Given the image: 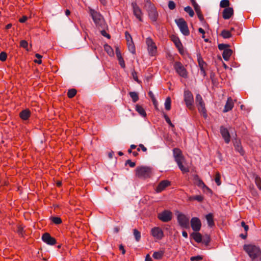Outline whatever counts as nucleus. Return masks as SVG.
<instances>
[{
    "label": "nucleus",
    "instance_id": "obj_1",
    "mask_svg": "<svg viewBox=\"0 0 261 261\" xmlns=\"http://www.w3.org/2000/svg\"><path fill=\"white\" fill-rule=\"evenodd\" d=\"M243 249L252 261H261V249L258 246L253 244H245Z\"/></svg>",
    "mask_w": 261,
    "mask_h": 261
},
{
    "label": "nucleus",
    "instance_id": "obj_2",
    "mask_svg": "<svg viewBox=\"0 0 261 261\" xmlns=\"http://www.w3.org/2000/svg\"><path fill=\"white\" fill-rule=\"evenodd\" d=\"M136 176L140 178H147L151 175V169L147 167L140 166L136 168L135 170Z\"/></svg>",
    "mask_w": 261,
    "mask_h": 261
},
{
    "label": "nucleus",
    "instance_id": "obj_3",
    "mask_svg": "<svg viewBox=\"0 0 261 261\" xmlns=\"http://www.w3.org/2000/svg\"><path fill=\"white\" fill-rule=\"evenodd\" d=\"M196 103L199 112L201 113L205 118H206L207 112L205 107V103L201 96L199 94H197L196 95Z\"/></svg>",
    "mask_w": 261,
    "mask_h": 261
},
{
    "label": "nucleus",
    "instance_id": "obj_4",
    "mask_svg": "<svg viewBox=\"0 0 261 261\" xmlns=\"http://www.w3.org/2000/svg\"><path fill=\"white\" fill-rule=\"evenodd\" d=\"M189 217L180 212H177V220L179 226L182 228H189Z\"/></svg>",
    "mask_w": 261,
    "mask_h": 261
},
{
    "label": "nucleus",
    "instance_id": "obj_5",
    "mask_svg": "<svg viewBox=\"0 0 261 261\" xmlns=\"http://www.w3.org/2000/svg\"><path fill=\"white\" fill-rule=\"evenodd\" d=\"M173 67L176 73L180 76L185 79L188 77V72L181 62L178 61L175 62L174 64Z\"/></svg>",
    "mask_w": 261,
    "mask_h": 261
},
{
    "label": "nucleus",
    "instance_id": "obj_6",
    "mask_svg": "<svg viewBox=\"0 0 261 261\" xmlns=\"http://www.w3.org/2000/svg\"><path fill=\"white\" fill-rule=\"evenodd\" d=\"M175 22L184 35L188 36L190 35V31L187 23L184 18H180L178 19H176Z\"/></svg>",
    "mask_w": 261,
    "mask_h": 261
},
{
    "label": "nucleus",
    "instance_id": "obj_7",
    "mask_svg": "<svg viewBox=\"0 0 261 261\" xmlns=\"http://www.w3.org/2000/svg\"><path fill=\"white\" fill-rule=\"evenodd\" d=\"M184 101L186 103V106L190 110H193L194 106V98L193 95L191 91L189 90H185L184 92Z\"/></svg>",
    "mask_w": 261,
    "mask_h": 261
},
{
    "label": "nucleus",
    "instance_id": "obj_8",
    "mask_svg": "<svg viewBox=\"0 0 261 261\" xmlns=\"http://www.w3.org/2000/svg\"><path fill=\"white\" fill-rule=\"evenodd\" d=\"M131 6L133 9V14L136 18L140 21H143V12L141 8L138 5L136 2H133L131 3Z\"/></svg>",
    "mask_w": 261,
    "mask_h": 261
},
{
    "label": "nucleus",
    "instance_id": "obj_9",
    "mask_svg": "<svg viewBox=\"0 0 261 261\" xmlns=\"http://www.w3.org/2000/svg\"><path fill=\"white\" fill-rule=\"evenodd\" d=\"M146 43L147 46V50L149 54L151 56H155L157 52V47L152 39L150 37L147 38L146 39Z\"/></svg>",
    "mask_w": 261,
    "mask_h": 261
},
{
    "label": "nucleus",
    "instance_id": "obj_10",
    "mask_svg": "<svg viewBox=\"0 0 261 261\" xmlns=\"http://www.w3.org/2000/svg\"><path fill=\"white\" fill-rule=\"evenodd\" d=\"M159 220L164 222H168L172 219V213L170 211L165 210L158 215Z\"/></svg>",
    "mask_w": 261,
    "mask_h": 261
},
{
    "label": "nucleus",
    "instance_id": "obj_11",
    "mask_svg": "<svg viewBox=\"0 0 261 261\" xmlns=\"http://www.w3.org/2000/svg\"><path fill=\"white\" fill-rule=\"evenodd\" d=\"M125 37L127 42V45L129 50L132 54H135L136 53L135 46L134 45L132 36L127 31L125 32Z\"/></svg>",
    "mask_w": 261,
    "mask_h": 261
},
{
    "label": "nucleus",
    "instance_id": "obj_12",
    "mask_svg": "<svg viewBox=\"0 0 261 261\" xmlns=\"http://www.w3.org/2000/svg\"><path fill=\"white\" fill-rule=\"evenodd\" d=\"M89 13L94 23L96 25L99 24L102 18L101 14L91 8L89 9Z\"/></svg>",
    "mask_w": 261,
    "mask_h": 261
},
{
    "label": "nucleus",
    "instance_id": "obj_13",
    "mask_svg": "<svg viewBox=\"0 0 261 261\" xmlns=\"http://www.w3.org/2000/svg\"><path fill=\"white\" fill-rule=\"evenodd\" d=\"M151 235L157 240H161L164 237V232L159 227H154L151 230Z\"/></svg>",
    "mask_w": 261,
    "mask_h": 261
},
{
    "label": "nucleus",
    "instance_id": "obj_14",
    "mask_svg": "<svg viewBox=\"0 0 261 261\" xmlns=\"http://www.w3.org/2000/svg\"><path fill=\"white\" fill-rule=\"evenodd\" d=\"M42 241L48 245H54L57 243L55 238L52 237L49 233L46 232L42 236Z\"/></svg>",
    "mask_w": 261,
    "mask_h": 261
},
{
    "label": "nucleus",
    "instance_id": "obj_15",
    "mask_svg": "<svg viewBox=\"0 0 261 261\" xmlns=\"http://www.w3.org/2000/svg\"><path fill=\"white\" fill-rule=\"evenodd\" d=\"M220 131L225 142L228 144L230 141V135L228 129L224 126H221Z\"/></svg>",
    "mask_w": 261,
    "mask_h": 261
},
{
    "label": "nucleus",
    "instance_id": "obj_16",
    "mask_svg": "<svg viewBox=\"0 0 261 261\" xmlns=\"http://www.w3.org/2000/svg\"><path fill=\"white\" fill-rule=\"evenodd\" d=\"M191 226L195 231L200 230L201 226V221L197 217H193L191 220Z\"/></svg>",
    "mask_w": 261,
    "mask_h": 261
},
{
    "label": "nucleus",
    "instance_id": "obj_17",
    "mask_svg": "<svg viewBox=\"0 0 261 261\" xmlns=\"http://www.w3.org/2000/svg\"><path fill=\"white\" fill-rule=\"evenodd\" d=\"M171 40L178 49L179 53L183 54L184 52V47L179 38L176 36L172 35L171 36Z\"/></svg>",
    "mask_w": 261,
    "mask_h": 261
},
{
    "label": "nucleus",
    "instance_id": "obj_18",
    "mask_svg": "<svg viewBox=\"0 0 261 261\" xmlns=\"http://www.w3.org/2000/svg\"><path fill=\"white\" fill-rule=\"evenodd\" d=\"M197 61L198 63L199 67L200 69L201 74L203 75V76H205L206 75V72L205 69L206 67L207 64L203 61L202 58L199 55L197 56Z\"/></svg>",
    "mask_w": 261,
    "mask_h": 261
},
{
    "label": "nucleus",
    "instance_id": "obj_19",
    "mask_svg": "<svg viewBox=\"0 0 261 261\" xmlns=\"http://www.w3.org/2000/svg\"><path fill=\"white\" fill-rule=\"evenodd\" d=\"M171 185V182L168 180L161 181L156 187L155 191L158 193L161 192L164 190L166 188Z\"/></svg>",
    "mask_w": 261,
    "mask_h": 261
},
{
    "label": "nucleus",
    "instance_id": "obj_20",
    "mask_svg": "<svg viewBox=\"0 0 261 261\" xmlns=\"http://www.w3.org/2000/svg\"><path fill=\"white\" fill-rule=\"evenodd\" d=\"M233 143L236 151H238L240 155H244L245 154V151L242 146L240 140L235 139L233 141Z\"/></svg>",
    "mask_w": 261,
    "mask_h": 261
},
{
    "label": "nucleus",
    "instance_id": "obj_21",
    "mask_svg": "<svg viewBox=\"0 0 261 261\" xmlns=\"http://www.w3.org/2000/svg\"><path fill=\"white\" fill-rule=\"evenodd\" d=\"M173 156L176 162L180 161H185L184 156L182 155L181 150L179 148H174L173 150Z\"/></svg>",
    "mask_w": 261,
    "mask_h": 261
},
{
    "label": "nucleus",
    "instance_id": "obj_22",
    "mask_svg": "<svg viewBox=\"0 0 261 261\" xmlns=\"http://www.w3.org/2000/svg\"><path fill=\"white\" fill-rule=\"evenodd\" d=\"M148 15L152 21L155 22L157 20L158 13L154 6H151L150 10L148 11Z\"/></svg>",
    "mask_w": 261,
    "mask_h": 261
},
{
    "label": "nucleus",
    "instance_id": "obj_23",
    "mask_svg": "<svg viewBox=\"0 0 261 261\" xmlns=\"http://www.w3.org/2000/svg\"><path fill=\"white\" fill-rule=\"evenodd\" d=\"M233 14L232 8L228 7L225 8L222 13V16L224 19H229Z\"/></svg>",
    "mask_w": 261,
    "mask_h": 261
},
{
    "label": "nucleus",
    "instance_id": "obj_24",
    "mask_svg": "<svg viewBox=\"0 0 261 261\" xmlns=\"http://www.w3.org/2000/svg\"><path fill=\"white\" fill-rule=\"evenodd\" d=\"M234 106V102L231 97H229L227 98V101L225 105L224 109L223 111L224 113L227 112L232 109Z\"/></svg>",
    "mask_w": 261,
    "mask_h": 261
},
{
    "label": "nucleus",
    "instance_id": "obj_25",
    "mask_svg": "<svg viewBox=\"0 0 261 261\" xmlns=\"http://www.w3.org/2000/svg\"><path fill=\"white\" fill-rule=\"evenodd\" d=\"M31 116V112L29 109L22 110L19 113L20 118L23 120H27Z\"/></svg>",
    "mask_w": 261,
    "mask_h": 261
},
{
    "label": "nucleus",
    "instance_id": "obj_26",
    "mask_svg": "<svg viewBox=\"0 0 261 261\" xmlns=\"http://www.w3.org/2000/svg\"><path fill=\"white\" fill-rule=\"evenodd\" d=\"M135 110L142 117L144 118L146 117V113L142 106L139 105H136Z\"/></svg>",
    "mask_w": 261,
    "mask_h": 261
},
{
    "label": "nucleus",
    "instance_id": "obj_27",
    "mask_svg": "<svg viewBox=\"0 0 261 261\" xmlns=\"http://www.w3.org/2000/svg\"><path fill=\"white\" fill-rule=\"evenodd\" d=\"M184 161H180L179 162H176V163L182 173H185L189 172V169L188 167L183 165Z\"/></svg>",
    "mask_w": 261,
    "mask_h": 261
},
{
    "label": "nucleus",
    "instance_id": "obj_28",
    "mask_svg": "<svg viewBox=\"0 0 261 261\" xmlns=\"http://www.w3.org/2000/svg\"><path fill=\"white\" fill-rule=\"evenodd\" d=\"M232 54V50L231 49H224L222 54V57L225 61H228Z\"/></svg>",
    "mask_w": 261,
    "mask_h": 261
},
{
    "label": "nucleus",
    "instance_id": "obj_29",
    "mask_svg": "<svg viewBox=\"0 0 261 261\" xmlns=\"http://www.w3.org/2000/svg\"><path fill=\"white\" fill-rule=\"evenodd\" d=\"M205 218L207 220L208 225L210 227H212L215 225V223L214 221V217L212 213H210L206 215Z\"/></svg>",
    "mask_w": 261,
    "mask_h": 261
},
{
    "label": "nucleus",
    "instance_id": "obj_30",
    "mask_svg": "<svg viewBox=\"0 0 261 261\" xmlns=\"http://www.w3.org/2000/svg\"><path fill=\"white\" fill-rule=\"evenodd\" d=\"M194 10L197 15V16L199 18V19L200 20V21L201 22H205V20H204V17L202 14V12H201V9H200V7L199 6L196 7V8H194Z\"/></svg>",
    "mask_w": 261,
    "mask_h": 261
},
{
    "label": "nucleus",
    "instance_id": "obj_31",
    "mask_svg": "<svg viewBox=\"0 0 261 261\" xmlns=\"http://www.w3.org/2000/svg\"><path fill=\"white\" fill-rule=\"evenodd\" d=\"M204 199V197L202 195L191 196L188 197V200L190 201L196 200L198 202H202Z\"/></svg>",
    "mask_w": 261,
    "mask_h": 261
},
{
    "label": "nucleus",
    "instance_id": "obj_32",
    "mask_svg": "<svg viewBox=\"0 0 261 261\" xmlns=\"http://www.w3.org/2000/svg\"><path fill=\"white\" fill-rule=\"evenodd\" d=\"M191 236L196 242L200 243L202 242V237L199 232H193Z\"/></svg>",
    "mask_w": 261,
    "mask_h": 261
},
{
    "label": "nucleus",
    "instance_id": "obj_33",
    "mask_svg": "<svg viewBox=\"0 0 261 261\" xmlns=\"http://www.w3.org/2000/svg\"><path fill=\"white\" fill-rule=\"evenodd\" d=\"M221 35L222 36L223 38L228 39L230 38L232 36V34L230 31L226 30H223L221 32Z\"/></svg>",
    "mask_w": 261,
    "mask_h": 261
},
{
    "label": "nucleus",
    "instance_id": "obj_34",
    "mask_svg": "<svg viewBox=\"0 0 261 261\" xmlns=\"http://www.w3.org/2000/svg\"><path fill=\"white\" fill-rule=\"evenodd\" d=\"M105 50L108 53L110 56H113L114 55L113 48L108 44L104 45Z\"/></svg>",
    "mask_w": 261,
    "mask_h": 261
},
{
    "label": "nucleus",
    "instance_id": "obj_35",
    "mask_svg": "<svg viewBox=\"0 0 261 261\" xmlns=\"http://www.w3.org/2000/svg\"><path fill=\"white\" fill-rule=\"evenodd\" d=\"M164 251H160L154 252L152 255L153 257L156 259H162L164 255Z\"/></svg>",
    "mask_w": 261,
    "mask_h": 261
},
{
    "label": "nucleus",
    "instance_id": "obj_36",
    "mask_svg": "<svg viewBox=\"0 0 261 261\" xmlns=\"http://www.w3.org/2000/svg\"><path fill=\"white\" fill-rule=\"evenodd\" d=\"M129 94L134 102H137L139 100L138 94L136 92H130Z\"/></svg>",
    "mask_w": 261,
    "mask_h": 261
},
{
    "label": "nucleus",
    "instance_id": "obj_37",
    "mask_svg": "<svg viewBox=\"0 0 261 261\" xmlns=\"http://www.w3.org/2000/svg\"><path fill=\"white\" fill-rule=\"evenodd\" d=\"M197 185L200 187V188H201L202 189H206V190H207L208 191H211V189L208 188L205 184L203 182V181L200 179H198V181H197Z\"/></svg>",
    "mask_w": 261,
    "mask_h": 261
},
{
    "label": "nucleus",
    "instance_id": "obj_38",
    "mask_svg": "<svg viewBox=\"0 0 261 261\" xmlns=\"http://www.w3.org/2000/svg\"><path fill=\"white\" fill-rule=\"evenodd\" d=\"M171 100L170 97H168L165 100V107L166 110L169 111L171 109Z\"/></svg>",
    "mask_w": 261,
    "mask_h": 261
},
{
    "label": "nucleus",
    "instance_id": "obj_39",
    "mask_svg": "<svg viewBox=\"0 0 261 261\" xmlns=\"http://www.w3.org/2000/svg\"><path fill=\"white\" fill-rule=\"evenodd\" d=\"M76 90L75 89H71L68 91L67 96L69 98H73L76 94Z\"/></svg>",
    "mask_w": 261,
    "mask_h": 261
},
{
    "label": "nucleus",
    "instance_id": "obj_40",
    "mask_svg": "<svg viewBox=\"0 0 261 261\" xmlns=\"http://www.w3.org/2000/svg\"><path fill=\"white\" fill-rule=\"evenodd\" d=\"M50 220L55 224H60L62 222V219L59 217H52Z\"/></svg>",
    "mask_w": 261,
    "mask_h": 261
},
{
    "label": "nucleus",
    "instance_id": "obj_41",
    "mask_svg": "<svg viewBox=\"0 0 261 261\" xmlns=\"http://www.w3.org/2000/svg\"><path fill=\"white\" fill-rule=\"evenodd\" d=\"M230 5L229 1L228 0H222L220 4V6L221 8H228Z\"/></svg>",
    "mask_w": 261,
    "mask_h": 261
},
{
    "label": "nucleus",
    "instance_id": "obj_42",
    "mask_svg": "<svg viewBox=\"0 0 261 261\" xmlns=\"http://www.w3.org/2000/svg\"><path fill=\"white\" fill-rule=\"evenodd\" d=\"M184 10L189 14V16L191 17H193L194 15V12L191 7L190 6L186 7L184 8Z\"/></svg>",
    "mask_w": 261,
    "mask_h": 261
},
{
    "label": "nucleus",
    "instance_id": "obj_43",
    "mask_svg": "<svg viewBox=\"0 0 261 261\" xmlns=\"http://www.w3.org/2000/svg\"><path fill=\"white\" fill-rule=\"evenodd\" d=\"M211 241V238L208 235H205L203 236V239H202V242L205 245H208L210 242Z\"/></svg>",
    "mask_w": 261,
    "mask_h": 261
},
{
    "label": "nucleus",
    "instance_id": "obj_44",
    "mask_svg": "<svg viewBox=\"0 0 261 261\" xmlns=\"http://www.w3.org/2000/svg\"><path fill=\"white\" fill-rule=\"evenodd\" d=\"M134 235L135 236L136 240L138 242L140 241L141 239V233L140 231H139L137 229H134Z\"/></svg>",
    "mask_w": 261,
    "mask_h": 261
},
{
    "label": "nucleus",
    "instance_id": "obj_45",
    "mask_svg": "<svg viewBox=\"0 0 261 261\" xmlns=\"http://www.w3.org/2000/svg\"><path fill=\"white\" fill-rule=\"evenodd\" d=\"M220 178V174L217 172L215 174V181L218 186H220L221 184Z\"/></svg>",
    "mask_w": 261,
    "mask_h": 261
},
{
    "label": "nucleus",
    "instance_id": "obj_46",
    "mask_svg": "<svg viewBox=\"0 0 261 261\" xmlns=\"http://www.w3.org/2000/svg\"><path fill=\"white\" fill-rule=\"evenodd\" d=\"M163 115H164V117L166 120V121L167 122V123L171 126L172 127V128H174V125L172 124V123L171 122L170 118H169V117L164 113L163 112Z\"/></svg>",
    "mask_w": 261,
    "mask_h": 261
},
{
    "label": "nucleus",
    "instance_id": "obj_47",
    "mask_svg": "<svg viewBox=\"0 0 261 261\" xmlns=\"http://www.w3.org/2000/svg\"><path fill=\"white\" fill-rule=\"evenodd\" d=\"M148 95L151 99L153 105H156L157 104V101L155 99V96L154 95L153 93L151 91H149L148 92Z\"/></svg>",
    "mask_w": 261,
    "mask_h": 261
},
{
    "label": "nucleus",
    "instance_id": "obj_48",
    "mask_svg": "<svg viewBox=\"0 0 261 261\" xmlns=\"http://www.w3.org/2000/svg\"><path fill=\"white\" fill-rule=\"evenodd\" d=\"M255 182L257 188L261 190V179L258 176H256L255 178Z\"/></svg>",
    "mask_w": 261,
    "mask_h": 261
},
{
    "label": "nucleus",
    "instance_id": "obj_49",
    "mask_svg": "<svg viewBox=\"0 0 261 261\" xmlns=\"http://www.w3.org/2000/svg\"><path fill=\"white\" fill-rule=\"evenodd\" d=\"M7 58V54L6 52L2 51L0 53V60L2 62H4Z\"/></svg>",
    "mask_w": 261,
    "mask_h": 261
},
{
    "label": "nucleus",
    "instance_id": "obj_50",
    "mask_svg": "<svg viewBox=\"0 0 261 261\" xmlns=\"http://www.w3.org/2000/svg\"><path fill=\"white\" fill-rule=\"evenodd\" d=\"M229 47V45L227 44H219L218 45V48L219 49L221 50H224V49H227L228 47Z\"/></svg>",
    "mask_w": 261,
    "mask_h": 261
},
{
    "label": "nucleus",
    "instance_id": "obj_51",
    "mask_svg": "<svg viewBox=\"0 0 261 261\" xmlns=\"http://www.w3.org/2000/svg\"><path fill=\"white\" fill-rule=\"evenodd\" d=\"M202 259H203L202 256H201L200 255H197V256H192L190 258V260L191 261H199V260H202Z\"/></svg>",
    "mask_w": 261,
    "mask_h": 261
},
{
    "label": "nucleus",
    "instance_id": "obj_52",
    "mask_svg": "<svg viewBox=\"0 0 261 261\" xmlns=\"http://www.w3.org/2000/svg\"><path fill=\"white\" fill-rule=\"evenodd\" d=\"M175 3L172 1H170L168 3V7L170 10H173L175 8Z\"/></svg>",
    "mask_w": 261,
    "mask_h": 261
},
{
    "label": "nucleus",
    "instance_id": "obj_53",
    "mask_svg": "<svg viewBox=\"0 0 261 261\" xmlns=\"http://www.w3.org/2000/svg\"><path fill=\"white\" fill-rule=\"evenodd\" d=\"M20 46L21 47H23L24 48H27V47L28 46V43L25 40H21L20 42Z\"/></svg>",
    "mask_w": 261,
    "mask_h": 261
},
{
    "label": "nucleus",
    "instance_id": "obj_54",
    "mask_svg": "<svg viewBox=\"0 0 261 261\" xmlns=\"http://www.w3.org/2000/svg\"><path fill=\"white\" fill-rule=\"evenodd\" d=\"M132 76L133 77L134 80L139 83V80L137 76V73L135 70H134L132 73Z\"/></svg>",
    "mask_w": 261,
    "mask_h": 261
},
{
    "label": "nucleus",
    "instance_id": "obj_55",
    "mask_svg": "<svg viewBox=\"0 0 261 261\" xmlns=\"http://www.w3.org/2000/svg\"><path fill=\"white\" fill-rule=\"evenodd\" d=\"M118 61H119V63L120 66L122 68H124L125 67V62H124L123 59L122 58V59H119Z\"/></svg>",
    "mask_w": 261,
    "mask_h": 261
},
{
    "label": "nucleus",
    "instance_id": "obj_56",
    "mask_svg": "<svg viewBox=\"0 0 261 261\" xmlns=\"http://www.w3.org/2000/svg\"><path fill=\"white\" fill-rule=\"evenodd\" d=\"M126 164H128L130 167H134L135 166V163L133 162L130 160H128L126 162Z\"/></svg>",
    "mask_w": 261,
    "mask_h": 261
},
{
    "label": "nucleus",
    "instance_id": "obj_57",
    "mask_svg": "<svg viewBox=\"0 0 261 261\" xmlns=\"http://www.w3.org/2000/svg\"><path fill=\"white\" fill-rule=\"evenodd\" d=\"M241 226L244 227L245 230L246 232H247V231L249 229V227L246 224V223H245V222L244 221H242L241 222Z\"/></svg>",
    "mask_w": 261,
    "mask_h": 261
},
{
    "label": "nucleus",
    "instance_id": "obj_58",
    "mask_svg": "<svg viewBox=\"0 0 261 261\" xmlns=\"http://www.w3.org/2000/svg\"><path fill=\"white\" fill-rule=\"evenodd\" d=\"M28 19V17L26 16H23L21 18L19 19V21L21 23L25 22Z\"/></svg>",
    "mask_w": 261,
    "mask_h": 261
},
{
    "label": "nucleus",
    "instance_id": "obj_59",
    "mask_svg": "<svg viewBox=\"0 0 261 261\" xmlns=\"http://www.w3.org/2000/svg\"><path fill=\"white\" fill-rule=\"evenodd\" d=\"M101 34L102 36H105L108 38H110V35L108 34L105 30L101 31Z\"/></svg>",
    "mask_w": 261,
    "mask_h": 261
},
{
    "label": "nucleus",
    "instance_id": "obj_60",
    "mask_svg": "<svg viewBox=\"0 0 261 261\" xmlns=\"http://www.w3.org/2000/svg\"><path fill=\"white\" fill-rule=\"evenodd\" d=\"M119 249L122 251V254H124L125 253V250L124 249V246L122 244L119 245Z\"/></svg>",
    "mask_w": 261,
    "mask_h": 261
},
{
    "label": "nucleus",
    "instance_id": "obj_61",
    "mask_svg": "<svg viewBox=\"0 0 261 261\" xmlns=\"http://www.w3.org/2000/svg\"><path fill=\"white\" fill-rule=\"evenodd\" d=\"M191 2L192 5L193 6L194 8H196V7L199 6L197 4V3L196 2V1L195 0H191Z\"/></svg>",
    "mask_w": 261,
    "mask_h": 261
},
{
    "label": "nucleus",
    "instance_id": "obj_62",
    "mask_svg": "<svg viewBox=\"0 0 261 261\" xmlns=\"http://www.w3.org/2000/svg\"><path fill=\"white\" fill-rule=\"evenodd\" d=\"M139 147H140V149L143 151L146 152L147 150V148L142 144H139Z\"/></svg>",
    "mask_w": 261,
    "mask_h": 261
},
{
    "label": "nucleus",
    "instance_id": "obj_63",
    "mask_svg": "<svg viewBox=\"0 0 261 261\" xmlns=\"http://www.w3.org/2000/svg\"><path fill=\"white\" fill-rule=\"evenodd\" d=\"M240 237H241L243 239H246L247 236V232H246L245 234H241L240 235Z\"/></svg>",
    "mask_w": 261,
    "mask_h": 261
},
{
    "label": "nucleus",
    "instance_id": "obj_64",
    "mask_svg": "<svg viewBox=\"0 0 261 261\" xmlns=\"http://www.w3.org/2000/svg\"><path fill=\"white\" fill-rule=\"evenodd\" d=\"M145 261H152L149 254H147L145 258Z\"/></svg>",
    "mask_w": 261,
    "mask_h": 261
}]
</instances>
